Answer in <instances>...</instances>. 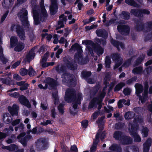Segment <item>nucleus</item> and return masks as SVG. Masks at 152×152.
<instances>
[{
	"instance_id": "2f4dec72",
	"label": "nucleus",
	"mask_w": 152,
	"mask_h": 152,
	"mask_svg": "<svg viewBox=\"0 0 152 152\" xmlns=\"http://www.w3.org/2000/svg\"><path fill=\"white\" fill-rule=\"evenodd\" d=\"M15 47L14 48V50L20 52L21 51L24 49L25 47V45L22 42H19Z\"/></svg>"
},
{
	"instance_id": "0e129e2a",
	"label": "nucleus",
	"mask_w": 152,
	"mask_h": 152,
	"mask_svg": "<svg viewBox=\"0 0 152 152\" xmlns=\"http://www.w3.org/2000/svg\"><path fill=\"white\" fill-rule=\"evenodd\" d=\"M40 5L41 8V10H46L44 6V0H41L40 4Z\"/></svg>"
},
{
	"instance_id": "4c0bfd02",
	"label": "nucleus",
	"mask_w": 152,
	"mask_h": 152,
	"mask_svg": "<svg viewBox=\"0 0 152 152\" xmlns=\"http://www.w3.org/2000/svg\"><path fill=\"white\" fill-rule=\"evenodd\" d=\"M46 140L44 138H41L38 139L37 141L36 142V145H39L41 143L43 144L42 145V147L43 148H45L47 146V144L46 143Z\"/></svg>"
},
{
	"instance_id": "dca6fc26",
	"label": "nucleus",
	"mask_w": 152,
	"mask_h": 152,
	"mask_svg": "<svg viewBox=\"0 0 152 152\" xmlns=\"http://www.w3.org/2000/svg\"><path fill=\"white\" fill-rule=\"evenodd\" d=\"M51 6L50 7V12L51 15H55L57 12L58 9L57 0H50Z\"/></svg>"
},
{
	"instance_id": "bb28decb",
	"label": "nucleus",
	"mask_w": 152,
	"mask_h": 152,
	"mask_svg": "<svg viewBox=\"0 0 152 152\" xmlns=\"http://www.w3.org/2000/svg\"><path fill=\"white\" fill-rule=\"evenodd\" d=\"M144 71L143 70V67L141 66L136 67L134 68L132 70V73L135 75H141L143 74Z\"/></svg>"
},
{
	"instance_id": "ea45409f",
	"label": "nucleus",
	"mask_w": 152,
	"mask_h": 152,
	"mask_svg": "<svg viewBox=\"0 0 152 152\" xmlns=\"http://www.w3.org/2000/svg\"><path fill=\"white\" fill-rule=\"evenodd\" d=\"M134 114L131 111H128L125 113L124 118L126 120L132 119L134 116Z\"/></svg>"
},
{
	"instance_id": "6ab92c4d",
	"label": "nucleus",
	"mask_w": 152,
	"mask_h": 152,
	"mask_svg": "<svg viewBox=\"0 0 152 152\" xmlns=\"http://www.w3.org/2000/svg\"><path fill=\"white\" fill-rule=\"evenodd\" d=\"M120 141L123 145H128L132 143V139L129 136L124 134Z\"/></svg>"
},
{
	"instance_id": "393cba45",
	"label": "nucleus",
	"mask_w": 152,
	"mask_h": 152,
	"mask_svg": "<svg viewBox=\"0 0 152 152\" xmlns=\"http://www.w3.org/2000/svg\"><path fill=\"white\" fill-rule=\"evenodd\" d=\"M14 0H4L2 5L4 8L7 9L10 7L13 4Z\"/></svg>"
},
{
	"instance_id": "f3484780",
	"label": "nucleus",
	"mask_w": 152,
	"mask_h": 152,
	"mask_svg": "<svg viewBox=\"0 0 152 152\" xmlns=\"http://www.w3.org/2000/svg\"><path fill=\"white\" fill-rule=\"evenodd\" d=\"M18 100L21 104L28 108L31 107V105L28 100L23 95H20L18 98Z\"/></svg>"
},
{
	"instance_id": "c03bdc74",
	"label": "nucleus",
	"mask_w": 152,
	"mask_h": 152,
	"mask_svg": "<svg viewBox=\"0 0 152 152\" xmlns=\"http://www.w3.org/2000/svg\"><path fill=\"white\" fill-rule=\"evenodd\" d=\"M124 123L121 122L117 123L115 124V128L117 129H121L124 128Z\"/></svg>"
},
{
	"instance_id": "de8ad7c7",
	"label": "nucleus",
	"mask_w": 152,
	"mask_h": 152,
	"mask_svg": "<svg viewBox=\"0 0 152 152\" xmlns=\"http://www.w3.org/2000/svg\"><path fill=\"white\" fill-rule=\"evenodd\" d=\"M111 61L109 57L106 56L105 62V67L107 68H109L110 66Z\"/></svg>"
},
{
	"instance_id": "13d9d810",
	"label": "nucleus",
	"mask_w": 152,
	"mask_h": 152,
	"mask_svg": "<svg viewBox=\"0 0 152 152\" xmlns=\"http://www.w3.org/2000/svg\"><path fill=\"white\" fill-rule=\"evenodd\" d=\"M28 73V70L26 69L23 68L20 70V74L22 76L26 75Z\"/></svg>"
},
{
	"instance_id": "7ed1b4c3",
	"label": "nucleus",
	"mask_w": 152,
	"mask_h": 152,
	"mask_svg": "<svg viewBox=\"0 0 152 152\" xmlns=\"http://www.w3.org/2000/svg\"><path fill=\"white\" fill-rule=\"evenodd\" d=\"M128 128L130 135L134 138V141L136 142H140L141 138L137 133L139 128L138 124L137 123H129Z\"/></svg>"
},
{
	"instance_id": "58836bf2",
	"label": "nucleus",
	"mask_w": 152,
	"mask_h": 152,
	"mask_svg": "<svg viewBox=\"0 0 152 152\" xmlns=\"http://www.w3.org/2000/svg\"><path fill=\"white\" fill-rule=\"evenodd\" d=\"M125 2L129 5L135 7H137L138 4L134 0H125Z\"/></svg>"
},
{
	"instance_id": "c85d7f7f",
	"label": "nucleus",
	"mask_w": 152,
	"mask_h": 152,
	"mask_svg": "<svg viewBox=\"0 0 152 152\" xmlns=\"http://www.w3.org/2000/svg\"><path fill=\"white\" fill-rule=\"evenodd\" d=\"M144 31L149 32L152 30V21H148L144 23Z\"/></svg>"
},
{
	"instance_id": "c756f323",
	"label": "nucleus",
	"mask_w": 152,
	"mask_h": 152,
	"mask_svg": "<svg viewBox=\"0 0 152 152\" xmlns=\"http://www.w3.org/2000/svg\"><path fill=\"white\" fill-rule=\"evenodd\" d=\"M94 50L96 54L98 55H101L104 53V49L99 44H97L94 47Z\"/></svg>"
},
{
	"instance_id": "6e6d98bb",
	"label": "nucleus",
	"mask_w": 152,
	"mask_h": 152,
	"mask_svg": "<svg viewBox=\"0 0 152 152\" xmlns=\"http://www.w3.org/2000/svg\"><path fill=\"white\" fill-rule=\"evenodd\" d=\"M100 86L99 84L95 86L93 88V93L94 95H95L99 91L100 88Z\"/></svg>"
},
{
	"instance_id": "3c124183",
	"label": "nucleus",
	"mask_w": 152,
	"mask_h": 152,
	"mask_svg": "<svg viewBox=\"0 0 152 152\" xmlns=\"http://www.w3.org/2000/svg\"><path fill=\"white\" fill-rule=\"evenodd\" d=\"M126 101V100L125 99H120L119 100L117 104L118 108L119 109L122 108L124 106L122 103L124 104V103Z\"/></svg>"
},
{
	"instance_id": "5fc2aeb1",
	"label": "nucleus",
	"mask_w": 152,
	"mask_h": 152,
	"mask_svg": "<svg viewBox=\"0 0 152 152\" xmlns=\"http://www.w3.org/2000/svg\"><path fill=\"white\" fill-rule=\"evenodd\" d=\"M88 120H85L81 122V125L83 128H86L87 127L88 125Z\"/></svg>"
},
{
	"instance_id": "f257e3e1",
	"label": "nucleus",
	"mask_w": 152,
	"mask_h": 152,
	"mask_svg": "<svg viewBox=\"0 0 152 152\" xmlns=\"http://www.w3.org/2000/svg\"><path fill=\"white\" fill-rule=\"evenodd\" d=\"M56 71L59 73H63L61 75L62 82L70 87H74L76 85V82L72 75L66 72L65 66L62 65L59 68V66L56 67Z\"/></svg>"
},
{
	"instance_id": "ddd939ff",
	"label": "nucleus",
	"mask_w": 152,
	"mask_h": 152,
	"mask_svg": "<svg viewBox=\"0 0 152 152\" xmlns=\"http://www.w3.org/2000/svg\"><path fill=\"white\" fill-rule=\"evenodd\" d=\"M118 31L122 34H128L130 31L129 26L125 25H120L117 26Z\"/></svg>"
},
{
	"instance_id": "4468645a",
	"label": "nucleus",
	"mask_w": 152,
	"mask_h": 152,
	"mask_svg": "<svg viewBox=\"0 0 152 152\" xmlns=\"http://www.w3.org/2000/svg\"><path fill=\"white\" fill-rule=\"evenodd\" d=\"M16 32L21 40H25L26 37L24 29L19 25H16Z\"/></svg>"
},
{
	"instance_id": "603ef678",
	"label": "nucleus",
	"mask_w": 152,
	"mask_h": 152,
	"mask_svg": "<svg viewBox=\"0 0 152 152\" xmlns=\"http://www.w3.org/2000/svg\"><path fill=\"white\" fill-rule=\"evenodd\" d=\"M137 80V77H134L127 80L126 81V83L128 85L131 84L133 82Z\"/></svg>"
},
{
	"instance_id": "72a5a7b5",
	"label": "nucleus",
	"mask_w": 152,
	"mask_h": 152,
	"mask_svg": "<svg viewBox=\"0 0 152 152\" xmlns=\"http://www.w3.org/2000/svg\"><path fill=\"white\" fill-rule=\"evenodd\" d=\"M145 58V56L143 55L140 56L136 59L134 62V65L136 66H138L141 64Z\"/></svg>"
},
{
	"instance_id": "49530a36",
	"label": "nucleus",
	"mask_w": 152,
	"mask_h": 152,
	"mask_svg": "<svg viewBox=\"0 0 152 152\" xmlns=\"http://www.w3.org/2000/svg\"><path fill=\"white\" fill-rule=\"evenodd\" d=\"M0 79L3 84L7 85L10 86V85L11 81L10 79L4 78H1Z\"/></svg>"
},
{
	"instance_id": "69168bd1",
	"label": "nucleus",
	"mask_w": 152,
	"mask_h": 152,
	"mask_svg": "<svg viewBox=\"0 0 152 152\" xmlns=\"http://www.w3.org/2000/svg\"><path fill=\"white\" fill-rule=\"evenodd\" d=\"M152 143V139L151 138H149L147 139L145 142L143 144L144 145L151 146Z\"/></svg>"
},
{
	"instance_id": "1a4fd4ad",
	"label": "nucleus",
	"mask_w": 152,
	"mask_h": 152,
	"mask_svg": "<svg viewBox=\"0 0 152 152\" xmlns=\"http://www.w3.org/2000/svg\"><path fill=\"white\" fill-rule=\"evenodd\" d=\"M112 58L115 61V65L114 66L113 68L114 69H115L122 64L123 59L118 53L113 54L112 55Z\"/></svg>"
},
{
	"instance_id": "20e7f679",
	"label": "nucleus",
	"mask_w": 152,
	"mask_h": 152,
	"mask_svg": "<svg viewBox=\"0 0 152 152\" xmlns=\"http://www.w3.org/2000/svg\"><path fill=\"white\" fill-rule=\"evenodd\" d=\"M64 100L68 103L74 101L79 104H81V101L76 99V91L74 88L68 89L66 91Z\"/></svg>"
},
{
	"instance_id": "a19ab883",
	"label": "nucleus",
	"mask_w": 152,
	"mask_h": 152,
	"mask_svg": "<svg viewBox=\"0 0 152 152\" xmlns=\"http://www.w3.org/2000/svg\"><path fill=\"white\" fill-rule=\"evenodd\" d=\"M125 85V83L121 82L118 84L116 85L114 88V91L115 92L119 91Z\"/></svg>"
},
{
	"instance_id": "4be33fe9",
	"label": "nucleus",
	"mask_w": 152,
	"mask_h": 152,
	"mask_svg": "<svg viewBox=\"0 0 152 152\" xmlns=\"http://www.w3.org/2000/svg\"><path fill=\"white\" fill-rule=\"evenodd\" d=\"M67 19L66 17L64 18L61 19H59L57 22L56 30H58L64 27V24L66 23Z\"/></svg>"
},
{
	"instance_id": "c9c22d12",
	"label": "nucleus",
	"mask_w": 152,
	"mask_h": 152,
	"mask_svg": "<svg viewBox=\"0 0 152 152\" xmlns=\"http://www.w3.org/2000/svg\"><path fill=\"white\" fill-rule=\"evenodd\" d=\"M110 41L111 44L114 47H116L118 51L120 50V47H119L120 42L112 38L110 39Z\"/></svg>"
},
{
	"instance_id": "e433bc0d",
	"label": "nucleus",
	"mask_w": 152,
	"mask_h": 152,
	"mask_svg": "<svg viewBox=\"0 0 152 152\" xmlns=\"http://www.w3.org/2000/svg\"><path fill=\"white\" fill-rule=\"evenodd\" d=\"M121 18L125 20H128L130 17V14L127 11H122L121 14Z\"/></svg>"
},
{
	"instance_id": "4d7b16f0",
	"label": "nucleus",
	"mask_w": 152,
	"mask_h": 152,
	"mask_svg": "<svg viewBox=\"0 0 152 152\" xmlns=\"http://www.w3.org/2000/svg\"><path fill=\"white\" fill-rule=\"evenodd\" d=\"M123 93L125 95L128 96L130 95L131 91L129 88H125L124 89Z\"/></svg>"
},
{
	"instance_id": "f8f14e48",
	"label": "nucleus",
	"mask_w": 152,
	"mask_h": 152,
	"mask_svg": "<svg viewBox=\"0 0 152 152\" xmlns=\"http://www.w3.org/2000/svg\"><path fill=\"white\" fill-rule=\"evenodd\" d=\"M135 28L137 31H143L144 29V23L140 18H136L134 20Z\"/></svg>"
},
{
	"instance_id": "f704fd0d",
	"label": "nucleus",
	"mask_w": 152,
	"mask_h": 152,
	"mask_svg": "<svg viewBox=\"0 0 152 152\" xmlns=\"http://www.w3.org/2000/svg\"><path fill=\"white\" fill-rule=\"evenodd\" d=\"M148 88L149 85L147 81H145L144 83V91L142 95L144 97H146L147 98L148 97Z\"/></svg>"
},
{
	"instance_id": "774afa93",
	"label": "nucleus",
	"mask_w": 152,
	"mask_h": 152,
	"mask_svg": "<svg viewBox=\"0 0 152 152\" xmlns=\"http://www.w3.org/2000/svg\"><path fill=\"white\" fill-rule=\"evenodd\" d=\"M145 70L147 74H149L152 71V66H148V67L145 68Z\"/></svg>"
},
{
	"instance_id": "6e6552de",
	"label": "nucleus",
	"mask_w": 152,
	"mask_h": 152,
	"mask_svg": "<svg viewBox=\"0 0 152 152\" xmlns=\"http://www.w3.org/2000/svg\"><path fill=\"white\" fill-rule=\"evenodd\" d=\"M131 14L139 18L143 16V14L149 15L150 12L147 10L145 9H132L130 11Z\"/></svg>"
},
{
	"instance_id": "2eb2a0df",
	"label": "nucleus",
	"mask_w": 152,
	"mask_h": 152,
	"mask_svg": "<svg viewBox=\"0 0 152 152\" xmlns=\"http://www.w3.org/2000/svg\"><path fill=\"white\" fill-rule=\"evenodd\" d=\"M18 106L15 104H14L12 107L9 106L7 108L8 111L12 116L18 115Z\"/></svg>"
},
{
	"instance_id": "7c9ffc66",
	"label": "nucleus",
	"mask_w": 152,
	"mask_h": 152,
	"mask_svg": "<svg viewBox=\"0 0 152 152\" xmlns=\"http://www.w3.org/2000/svg\"><path fill=\"white\" fill-rule=\"evenodd\" d=\"M110 150L116 152H122V149L121 147L117 144H112L110 147Z\"/></svg>"
},
{
	"instance_id": "a211bd4d",
	"label": "nucleus",
	"mask_w": 152,
	"mask_h": 152,
	"mask_svg": "<svg viewBox=\"0 0 152 152\" xmlns=\"http://www.w3.org/2000/svg\"><path fill=\"white\" fill-rule=\"evenodd\" d=\"M91 75V73L90 71H83L81 72V76L82 77L86 80L87 79V82L89 83L92 84V79L91 78H89Z\"/></svg>"
},
{
	"instance_id": "9b49d317",
	"label": "nucleus",
	"mask_w": 152,
	"mask_h": 152,
	"mask_svg": "<svg viewBox=\"0 0 152 152\" xmlns=\"http://www.w3.org/2000/svg\"><path fill=\"white\" fill-rule=\"evenodd\" d=\"M71 49L77 50V53L75 55V58L76 59H78L82 57L81 55V51H82L81 46L78 43H75L73 44L71 47Z\"/></svg>"
},
{
	"instance_id": "cd10ccee",
	"label": "nucleus",
	"mask_w": 152,
	"mask_h": 152,
	"mask_svg": "<svg viewBox=\"0 0 152 152\" xmlns=\"http://www.w3.org/2000/svg\"><path fill=\"white\" fill-rule=\"evenodd\" d=\"M136 88V93L137 96H139L143 91V87L142 85L139 83H137L135 85Z\"/></svg>"
},
{
	"instance_id": "8fccbe9b",
	"label": "nucleus",
	"mask_w": 152,
	"mask_h": 152,
	"mask_svg": "<svg viewBox=\"0 0 152 152\" xmlns=\"http://www.w3.org/2000/svg\"><path fill=\"white\" fill-rule=\"evenodd\" d=\"M58 110L59 112L61 114H63L64 112V104H60L58 107Z\"/></svg>"
},
{
	"instance_id": "423d86ee",
	"label": "nucleus",
	"mask_w": 152,
	"mask_h": 152,
	"mask_svg": "<svg viewBox=\"0 0 152 152\" xmlns=\"http://www.w3.org/2000/svg\"><path fill=\"white\" fill-rule=\"evenodd\" d=\"M64 62L67 67L72 70H76L77 65L75 60L69 56H66L63 58Z\"/></svg>"
},
{
	"instance_id": "aec40b11",
	"label": "nucleus",
	"mask_w": 152,
	"mask_h": 152,
	"mask_svg": "<svg viewBox=\"0 0 152 152\" xmlns=\"http://www.w3.org/2000/svg\"><path fill=\"white\" fill-rule=\"evenodd\" d=\"M96 33L98 37H102L104 39H106L108 36L107 32L104 29L97 30L96 31Z\"/></svg>"
},
{
	"instance_id": "680f3d73",
	"label": "nucleus",
	"mask_w": 152,
	"mask_h": 152,
	"mask_svg": "<svg viewBox=\"0 0 152 152\" xmlns=\"http://www.w3.org/2000/svg\"><path fill=\"white\" fill-rule=\"evenodd\" d=\"M9 94L10 96L16 98H19L20 96L18 93L16 92L12 93H9Z\"/></svg>"
},
{
	"instance_id": "412c9836",
	"label": "nucleus",
	"mask_w": 152,
	"mask_h": 152,
	"mask_svg": "<svg viewBox=\"0 0 152 152\" xmlns=\"http://www.w3.org/2000/svg\"><path fill=\"white\" fill-rule=\"evenodd\" d=\"M45 83L48 84L50 88H53L57 85V82L56 80L50 77H48L44 81Z\"/></svg>"
},
{
	"instance_id": "0eeeda50",
	"label": "nucleus",
	"mask_w": 152,
	"mask_h": 152,
	"mask_svg": "<svg viewBox=\"0 0 152 152\" xmlns=\"http://www.w3.org/2000/svg\"><path fill=\"white\" fill-rule=\"evenodd\" d=\"M105 92H102L97 97L94 98L90 102L88 105V108H93L97 104H98V102L101 103L105 95Z\"/></svg>"
},
{
	"instance_id": "37998d69",
	"label": "nucleus",
	"mask_w": 152,
	"mask_h": 152,
	"mask_svg": "<svg viewBox=\"0 0 152 152\" xmlns=\"http://www.w3.org/2000/svg\"><path fill=\"white\" fill-rule=\"evenodd\" d=\"M142 133L143 137H147L148 134L149 130L147 127H143L142 130Z\"/></svg>"
},
{
	"instance_id": "39448f33",
	"label": "nucleus",
	"mask_w": 152,
	"mask_h": 152,
	"mask_svg": "<svg viewBox=\"0 0 152 152\" xmlns=\"http://www.w3.org/2000/svg\"><path fill=\"white\" fill-rule=\"evenodd\" d=\"M28 12L25 9L23 8L18 13V16L21 21L22 25L25 27H29L30 24L27 16Z\"/></svg>"
},
{
	"instance_id": "052dcab7",
	"label": "nucleus",
	"mask_w": 152,
	"mask_h": 152,
	"mask_svg": "<svg viewBox=\"0 0 152 152\" xmlns=\"http://www.w3.org/2000/svg\"><path fill=\"white\" fill-rule=\"evenodd\" d=\"M132 58H130L128 59L124 63L123 65L124 66H129L131 64V61H132Z\"/></svg>"
},
{
	"instance_id": "864d4df0",
	"label": "nucleus",
	"mask_w": 152,
	"mask_h": 152,
	"mask_svg": "<svg viewBox=\"0 0 152 152\" xmlns=\"http://www.w3.org/2000/svg\"><path fill=\"white\" fill-rule=\"evenodd\" d=\"M82 44H85L86 45H92L94 44V42L90 40H83L82 42Z\"/></svg>"
},
{
	"instance_id": "473e14b6",
	"label": "nucleus",
	"mask_w": 152,
	"mask_h": 152,
	"mask_svg": "<svg viewBox=\"0 0 152 152\" xmlns=\"http://www.w3.org/2000/svg\"><path fill=\"white\" fill-rule=\"evenodd\" d=\"M18 42L16 37L12 36L10 39V46L12 48H13L17 45Z\"/></svg>"
},
{
	"instance_id": "bf43d9fd",
	"label": "nucleus",
	"mask_w": 152,
	"mask_h": 152,
	"mask_svg": "<svg viewBox=\"0 0 152 152\" xmlns=\"http://www.w3.org/2000/svg\"><path fill=\"white\" fill-rule=\"evenodd\" d=\"M106 39H99L97 38L96 39V41L100 43V44H102V45H106L107 42L105 40Z\"/></svg>"
},
{
	"instance_id": "5701e85b",
	"label": "nucleus",
	"mask_w": 152,
	"mask_h": 152,
	"mask_svg": "<svg viewBox=\"0 0 152 152\" xmlns=\"http://www.w3.org/2000/svg\"><path fill=\"white\" fill-rule=\"evenodd\" d=\"M12 120V118L11 117L10 114L8 113L4 114L3 115V121L6 124H8L10 123Z\"/></svg>"
},
{
	"instance_id": "09e8293b",
	"label": "nucleus",
	"mask_w": 152,
	"mask_h": 152,
	"mask_svg": "<svg viewBox=\"0 0 152 152\" xmlns=\"http://www.w3.org/2000/svg\"><path fill=\"white\" fill-rule=\"evenodd\" d=\"M144 39L145 42L149 40L152 41V31L145 35L144 37Z\"/></svg>"
},
{
	"instance_id": "f03ea898",
	"label": "nucleus",
	"mask_w": 152,
	"mask_h": 152,
	"mask_svg": "<svg viewBox=\"0 0 152 152\" xmlns=\"http://www.w3.org/2000/svg\"><path fill=\"white\" fill-rule=\"evenodd\" d=\"M31 3L34 24L35 25H38L40 21L42 22L45 21L48 17V13L46 10H41V13L39 15L37 10V6L36 3L33 2V1H32Z\"/></svg>"
},
{
	"instance_id": "a878e982",
	"label": "nucleus",
	"mask_w": 152,
	"mask_h": 152,
	"mask_svg": "<svg viewBox=\"0 0 152 152\" xmlns=\"http://www.w3.org/2000/svg\"><path fill=\"white\" fill-rule=\"evenodd\" d=\"M124 135L121 131H115L113 134V137L115 140L120 141Z\"/></svg>"
},
{
	"instance_id": "338daca9",
	"label": "nucleus",
	"mask_w": 152,
	"mask_h": 152,
	"mask_svg": "<svg viewBox=\"0 0 152 152\" xmlns=\"http://www.w3.org/2000/svg\"><path fill=\"white\" fill-rule=\"evenodd\" d=\"M20 122V119H17L14 120L11 122V124L13 126H15L17 124H18Z\"/></svg>"
},
{
	"instance_id": "9d476101",
	"label": "nucleus",
	"mask_w": 152,
	"mask_h": 152,
	"mask_svg": "<svg viewBox=\"0 0 152 152\" xmlns=\"http://www.w3.org/2000/svg\"><path fill=\"white\" fill-rule=\"evenodd\" d=\"M37 46H35L30 50L28 53L26 55L25 58L24 59V61L30 62L34 59L35 56V53H34L35 50L36 49H37Z\"/></svg>"
},
{
	"instance_id": "a18cd8bd",
	"label": "nucleus",
	"mask_w": 152,
	"mask_h": 152,
	"mask_svg": "<svg viewBox=\"0 0 152 152\" xmlns=\"http://www.w3.org/2000/svg\"><path fill=\"white\" fill-rule=\"evenodd\" d=\"M27 137H25L23 138H21L20 139V142L24 147L26 146L27 145Z\"/></svg>"
},
{
	"instance_id": "e2e57ef3",
	"label": "nucleus",
	"mask_w": 152,
	"mask_h": 152,
	"mask_svg": "<svg viewBox=\"0 0 152 152\" xmlns=\"http://www.w3.org/2000/svg\"><path fill=\"white\" fill-rule=\"evenodd\" d=\"M139 96V99L141 101L142 103H143L146 101V99L148 98L146 97H144V96H142L140 95L138 96Z\"/></svg>"
},
{
	"instance_id": "79ce46f5",
	"label": "nucleus",
	"mask_w": 152,
	"mask_h": 152,
	"mask_svg": "<svg viewBox=\"0 0 152 152\" xmlns=\"http://www.w3.org/2000/svg\"><path fill=\"white\" fill-rule=\"evenodd\" d=\"M0 59L3 64H6L8 60L5 58L3 54V50L0 51Z\"/></svg>"
},
{
	"instance_id": "b1692460",
	"label": "nucleus",
	"mask_w": 152,
	"mask_h": 152,
	"mask_svg": "<svg viewBox=\"0 0 152 152\" xmlns=\"http://www.w3.org/2000/svg\"><path fill=\"white\" fill-rule=\"evenodd\" d=\"M125 152H139V148L135 145L126 146L125 148Z\"/></svg>"
}]
</instances>
